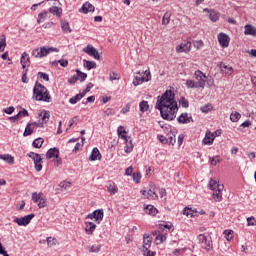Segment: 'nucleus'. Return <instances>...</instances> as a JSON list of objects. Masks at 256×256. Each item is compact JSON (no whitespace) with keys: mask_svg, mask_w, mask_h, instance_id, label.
Listing matches in <instances>:
<instances>
[{"mask_svg":"<svg viewBox=\"0 0 256 256\" xmlns=\"http://www.w3.org/2000/svg\"><path fill=\"white\" fill-rule=\"evenodd\" d=\"M32 99H34V101L51 103V95L49 94V90H47V87L43 86V84L39 82H36L34 85Z\"/></svg>","mask_w":256,"mask_h":256,"instance_id":"nucleus-2","label":"nucleus"},{"mask_svg":"<svg viewBox=\"0 0 256 256\" xmlns=\"http://www.w3.org/2000/svg\"><path fill=\"white\" fill-rule=\"evenodd\" d=\"M28 157H30V159H32L33 161H36V159H39V157H41V155H39L38 153L30 152L28 154Z\"/></svg>","mask_w":256,"mask_h":256,"instance_id":"nucleus-60","label":"nucleus"},{"mask_svg":"<svg viewBox=\"0 0 256 256\" xmlns=\"http://www.w3.org/2000/svg\"><path fill=\"white\" fill-rule=\"evenodd\" d=\"M179 103L185 109H187V107H189V101L187 99H185V97H181L179 100Z\"/></svg>","mask_w":256,"mask_h":256,"instance_id":"nucleus-54","label":"nucleus"},{"mask_svg":"<svg viewBox=\"0 0 256 256\" xmlns=\"http://www.w3.org/2000/svg\"><path fill=\"white\" fill-rule=\"evenodd\" d=\"M109 77H110V81H119L121 79L119 74L115 72H110Z\"/></svg>","mask_w":256,"mask_h":256,"instance_id":"nucleus-53","label":"nucleus"},{"mask_svg":"<svg viewBox=\"0 0 256 256\" xmlns=\"http://www.w3.org/2000/svg\"><path fill=\"white\" fill-rule=\"evenodd\" d=\"M171 21V12H166L162 18V25H169Z\"/></svg>","mask_w":256,"mask_h":256,"instance_id":"nucleus-45","label":"nucleus"},{"mask_svg":"<svg viewBox=\"0 0 256 256\" xmlns=\"http://www.w3.org/2000/svg\"><path fill=\"white\" fill-rule=\"evenodd\" d=\"M22 83H29V80L27 79V69L23 70Z\"/></svg>","mask_w":256,"mask_h":256,"instance_id":"nucleus-63","label":"nucleus"},{"mask_svg":"<svg viewBox=\"0 0 256 256\" xmlns=\"http://www.w3.org/2000/svg\"><path fill=\"white\" fill-rule=\"evenodd\" d=\"M32 124L31 122H29L27 125H26V128H25V131L23 133L24 137H29V135H33V129H32Z\"/></svg>","mask_w":256,"mask_h":256,"instance_id":"nucleus-37","label":"nucleus"},{"mask_svg":"<svg viewBox=\"0 0 256 256\" xmlns=\"http://www.w3.org/2000/svg\"><path fill=\"white\" fill-rule=\"evenodd\" d=\"M225 186H223V184H219V182L215 179H210L209 182V189H211V191H214L212 194L213 199L216 202L221 201V199H223V193H221L223 191Z\"/></svg>","mask_w":256,"mask_h":256,"instance_id":"nucleus-3","label":"nucleus"},{"mask_svg":"<svg viewBox=\"0 0 256 256\" xmlns=\"http://www.w3.org/2000/svg\"><path fill=\"white\" fill-rule=\"evenodd\" d=\"M183 215H186V217H196L197 210H193L191 208L185 207L183 210Z\"/></svg>","mask_w":256,"mask_h":256,"instance_id":"nucleus-31","label":"nucleus"},{"mask_svg":"<svg viewBox=\"0 0 256 256\" xmlns=\"http://www.w3.org/2000/svg\"><path fill=\"white\" fill-rule=\"evenodd\" d=\"M38 115L41 117L42 122H30V124H32V127L35 126L43 128V125L48 123L49 119H51V114L47 110H42Z\"/></svg>","mask_w":256,"mask_h":256,"instance_id":"nucleus-6","label":"nucleus"},{"mask_svg":"<svg viewBox=\"0 0 256 256\" xmlns=\"http://www.w3.org/2000/svg\"><path fill=\"white\" fill-rule=\"evenodd\" d=\"M0 159H2V161H7L9 165H13V163H15V158L9 154H1Z\"/></svg>","mask_w":256,"mask_h":256,"instance_id":"nucleus-30","label":"nucleus"},{"mask_svg":"<svg viewBox=\"0 0 256 256\" xmlns=\"http://www.w3.org/2000/svg\"><path fill=\"white\" fill-rule=\"evenodd\" d=\"M178 123L187 124V123H193V117L191 114L188 113H182L178 119Z\"/></svg>","mask_w":256,"mask_h":256,"instance_id":"nucleus-16","label":"nucleus"},{"mask_svg":"<svg viewBox=\"0 0 256 256\" xmlns=\"http://www.w3.org/2000/svg\"><path fill=\"white\" fill-rule=\"evenodd\" d=\"M42 161H43V159L41 158V156L36 158V161H34L35 170L38 172L43 169V164H41Z\"/></svg>","mask_w":256,"mask_h":256,"instance_id":"nucleus-39","label":"nucleus"},{"mask_svg":"<svg viewBox=\"0 0 256 256\" xmlns=\"http://www.w3.org/2000/svg\"><path fill=\"white\" fill-rule=\"evenodd\" d=\"M18 115L20 117H29V112L23 108L22 110L19 111Z\"/></svg>","mask_w":256,"mask_h":256,"instance_id":"nucleus-61","label":"nucleus"},{"mask_svg":"<svg viewBox=\"0 0 256 256\" xmlns=\"http://www.w3.org/2000/svg\"><path fill=\"white\" fill-rule=\"evenodd\" d=\"M197 81H202L204 83V87H205V83H206V79H207V76L201 72V70H196L195 73H194Z\"/></svg>","mask_w":256,"mask_h":256,"instance_id":"nucleus-27","label":"nucleus"},{"mask_svg":"<svg viewBox=\"0 0 256 256\" xmlns=\"http://www.w3.org/2000/svg\"><path fill=\"white\" fill-rule=\"evenodd\" d=\"M89 161H101V152H99V148H93L92 153L89 156Z\"/></svg>","mask_w":256,"mask_h":256,"instance_id":"nucleus-22","label":"nucleus"},{"mask_svg":"<svg viewBox=\"0 0 256 256\" xmlns=\"http://www.w3.org/2000/svg\"><path fill=\"white\" fill-rule=\"evenodd\" d=\"M244 29H245L244 33L246 35H251L252 37H256V28H255V26L247 24L244 27Z\"/></svg>","mask_w":256,"mask_h":256,"instance_id":"nucleus-24","label":"nucleus"},{"mask_svg":"<svg viewBox=\"0 0 256 256\" xmlns=\"http://www.w3.org/2000/svg\"><path fill=\"white\" fill-rule=\"evenodd\" d=\"M241 119V114L239 112H232L230 115V121L237 123Z\"/></svg>","mask_w":256,"mask_h":256,"instance_id":"nucleus-44","label":"nucleus"},{"mask_svg":"<svg viewBox=\"0 0 256 256\" xmlns=\"http://www.w3.org/2000/svg\"><path fill=\"white\" fill-rule=\"evenodd\" d=\"M45 207H47V197L44 194L38 202V208L45 209Z\"/></svg>","mask_w":256,"mask_h":256,"instance_id":"nucleus-40","label":"nucleus"},{"mask_svg":"<svg viewBox=\"0 0 256 256\" xmlns=\"http://www.w3.org/2000/svg\"><path fill=\"white\" fill-rule=\"evenodd\" d=\"M38 77H40V79H44V81H49V75L45 72H38Z\"/></svg>","mask_w":256,"mask_h":256,"instance_id":"nucleus-59","label":"nucleus"},{"mask_svg":"<svg viewBox=\"0 0 256 256\" xmlns=\"http://www.w3.org/2000/svg\"><path fill=\"white\" fill-rule=\"evenodd\" d=\"M204 13L209 14V19L215 23L216 21H219V13H217L215 10H211L209 8H205Z\"/></svg>","mask_w":256,"mask_h":256,"instance_id":"nucleus-19","label":"nucleus"},{"mask_svg":"<svg viewBox=\"0 0 256 256\" xmlns=\"http://www.w3.org/2000/svg\"><path fill=\"white\" fill-rule=\"evenodd\" d=\"M213 141H215V135L211 133V131H206V135L202 140L204 145H213Z\"/></svg>","mask_w":256,"mask_h":256,"instance_id":"nucleus-17","label":"nucleus"},{"mask_svg":"<svg viewBox=\"0 0 256 256\" xmlns=\"http://www.w3.org/2000/svg\"><path fill=\"white\" fill-rule=\"evenodd\" d=\"M43 195H44L43 192H39V193L34 192V193H32L33 203H39V201H40L41 197H43Z\"/></svg>","mask_w":256,"mask_h":256,"instance_id":"nucleus-42","label":"nucleus"},{"mask_svg":"<svg viewBox=\"0 0 256 256\" xmlns=\"http://www.w3.org/2000/svg\"><path fill=\"white\" fill-rule=\"evenodd\" d=\"M59 159V149L58 148H50L46 153V159Z\"/></svg>","mask_w":256,"mask_h":256,"instance_id":"nucleus-18","label":"nucleus"},{"mask_svg":"<svg viewBox=\"0 0 256 256\" xmlns=\"http://www.w3.org/2000/svg\"><path fill=\"white\" fill-rule=\"evenodd\" d=\"M143 79H144V81L146 82V83H148V81H151V71H149V70H145L144 72H143Z\"/></svg>","mask_w":256,"mask_h":256,"instance_id":"nucleus-50","label":"nucleus"},{"mask_svg":"<svg viewBox=\"0 0 256 256\" xmlns=\"http://www.w3.org/2000/svg\"><path fill=\"white\" fill-rule=\"evenodd\" d=\"M210 163L216 166L218 163H221V158H219V156L212 157L210 158Z\"/></svg>","mask_w":256,"mask_h":256,"instance_id":"nucleus-57","label":"nucleus"},{"mask_svg":"<svg viewBox=\"0 0 256 256\" xmlns=\"http://www.w3.org/2000/svg\"><path fill=\"white\" fill-rule=\"evenodd\" d=\"M76 76L78 77V79H80L81 83H83V81L87 79V73L82 72L79 69H76Z\"/></svg>","mask_w":256,"mask_h":256,"instance_id":"nucleus-41","label":"nucleus"},{"mask_svg":"<svg viewBox=\"0 0 256 256\" xmlns=\"http://www.w3.org/2000/svg\"><path fill=\"white\" fill-rule=\"evenodd\" d=\"M141 194L146 199H151L152 201H155L159 196H157V190L155 189L154 185H150V188L148 190H142Z\"/></svg>","mask_w":256,"mask_h":256,"instance_id":"nucleus-9","label":"nucleus"},{"mask_svg":"<svg viewBox=\"0 0 256 256\" xmlns=\"http://www.w3.org/2000/svg\"><path fill=\"white\" fill-rule=\"evenodd\" d=\"M5 47H7V39L5 37V34H2L0 36V52L3 53L5 51Z\"/></svg>","mask_w":256,"mask_h":256,"instance_id":"nucleus-33","label":"nucleus"},{"mask_svg":"<svg viewBox=\"0 0 256 256\" xmlns=\"http://www.w3.org/2000/svg\"><path fill=\"white\" fill-rule=\"evenodd\" d=\"M211 109H213V106L211 104H206L200 108V111H202V113H209Z\"/></svg>","mask_w":256,"mask_h":256,"instance_id":"nucleus-52","label":"nucleus"},{"mask_svg":"<svg viewBox=\"0 0 256 256\" xmlns=\"http://www.w3.org/2000/svg\"><path fill=\"white\" fill-rule=\"evenodd\" d=\"M177 53H189L191 51V42L181 43L176 47Z\"/></svg>","mask_w":256,"mask_h":256,"instance_id":"nucleus-12","label":"nucleus"},{"mask_svg":"<svg viewBox=\"0 0 256 256\" xmlns=\"http://www.w3.org/2000/svg\"><path fill=\"white\" fill-rule=\"evenodd\" d=\"M186 87H188V89H204V83L203 81L195 82L193 80H187Z\"/></svg>","mask_w":256,"mask_h":256,"instance_id":"nucleus-11","label":"nucleus"},{"mask_svg":"<svg viewBox=\"0 0 256 256\" xmlns=\"http://www.w3.org/2000/svg\"><path fill=\"white\" fill-rule=\"evenodd\" d=\"M218 41L221 45V47H229V41H231V39L229 38V36L225 33H220L218 35Z\"/></svg>","mask_w":256,"mask_h":256,"instance_id":"nucleus-15","label":"nucleus"},{"mask_svg":"<svg viewBox=\"0 0 256 256\" xmlns=\"http://www.w3.org/2000/svg\"><path fill=\"white\" fill-rule=\"evenodd\" d=\"M139 109L141 113H145V111H149V102L143 100L139 103Z\"/></svg>","mask_w":256,"mask_h":256,"instance_id":"nucleus-35","label":"nucleus"},{"mask_svg":"<svg viewBox=\"0 0 256 256\" xmlns=\"http://www.w3.org/2000/svg\"><path fill=\"white\" fill-rule=\"evenodd\" d=\"M167 241V235L165 234H159L155 238L156 245H161V243Z\"/></svg>","mask_w":256,"mask_h":256,"instance_id":"nucleus-38","label":"nucleus"},{"mask_svg":"<svg viewBox=\"0 0 256 256\" xmlns=\"http://www.w3.org/2000/svg\"><path fill=\"white\" fill-rule=\"evenodd\" d=\"M103 210L98 209L95 210L93 213L87 215V219H95L96 223H101L103 221Z\"/></svg>","mask_w":256,"mask_h":256,"instance_id":"nucleus-10","label":"nucleus"},{"mask_svg":"<svg viewBox=\"0 0 256 256\" xmlns=\"http://www.w3.org/2000/svg\"><path fill=\"white\" fill-rule=\"evenodd\" d=\"M142 83H145L143 76H135V79L133 80L134 87H137V85H142Z\"/></svg>","mask_w":256,"mask_h":256,"instance_id":"nucleus-47","label":"nucleus"},{"mask_svg":"<svg viewBox=\"0 0 256 256\" xmlns=\"http://www.w3.org/2000/svg\"><path fill=\"white\" fill-rule=\"evenodd\" d=\"M49 13L56 15V17H61V15H63V9L57 6H52L49 8Z\"/></svg>","mask_w":256,"mask_h":256,"instance_id":"nucleus-26","label":"nucleus"},{"mask_svg":"<svg viewBox=\"0 0 256 256\" xmlns=\"http://www.w3.org/2000/svg\"><path fill=\"white\" fill-rule=\"evenodd\" d=\"M101 247V244L91 246L90 253H99V251H101Z\"/></svg>","mask_w":256,"mask_h":256,"instance_id":"nucleus-56","label":"nucleus"},{"mask_svg":"<svg viewBox=\"0 0 256 256\" xmlns=\"http://www.w3.org/2000/svg\"><path fill=\"white\" fill-rule=\"evenodd\" d=\"M61 29L64 33H71V27L69 26V22L62 21L61 22Z\"/></svg>","mask_w":256,"mask_h":256,"instance_id":"nucleus-43","label":"nucleus"},{"mask_svg":"<svg viewBox=\"0 0 256 256\" xmlns=\"http://www.w3.org/2000/svg\"><path fill=\"white\" fill-rule=\"evenodd\" d=\"M194 47H196V49H201V47H203V41L202 40L195 41Z\"/></svg>","mask_w":256,"mask_h":256,"instance_id":"nucleus-64","label":"nucleus"},{"mask_svg":"<svg viewBox=\"0 0 256 256\" xmlns=\"http://www.w3.org/2000/svg\"><path fill=\"white\" fill-rule=\"evenodd\" d=\"M84 67L91 71V69H97V63L95 61L84 60Z\"/></svg>","mask_w":256,"mask_h":256,"instance_id":"nucleus-32","label":"nucleus"},{"mask_svg":"<svg viewBox=\"0 0 256 256\" xmlns=\"http://www.w3.org/2000/svg\"><path fill=\"white\" fill-rule=\"evenodd\" d=\"M84 97H85V92L79 93L73 96L72 98H70L69 103H71V105H76V103H79V101H81Z\"/></svg>","mask_w":256,"mask_h":256,"instance_id":"nucleus-25","label":"nucleus"},{"mask_svg":"<svg viewBox=\"0 0 256 256\" xmlns=\"http://www.w3.org/2000/svg\"><path fill=\"white\" fill-rule=\"evenodd\" d=\"M35 218V214H29L26 215L24 217H20V218H15L14 219V223H17V225H19V227H27V225H29V223H31V220Z\"/></svg>","mask_w":256,"mask_h":256,"instance_id":"nucleus-7","label":"nucleus"},{"mask_svg":"<svg viewBox=\"0 0 256 256\" xmlns=\"http://www.w3.org/2000/svg\"><path fill=\"white\" fill-rule=\"evenodd\" d=\"M77 81H79V77L76 75H73L71 76L69 79H68V83L70 85H75L77 83Z\"/></svg>","mask_w":256,"mask_h":256,"instance_id":"nucleus-55","label":"nucleus"},{"mask_svg":"<svg viewBox=\"0 0 256 256\" xmlns=\"http://www.w3.org/2000/svg\"><path fill=\"white\" fill-rule=\"evenodd\" d=\"M133 181L135 183H140L141 182V173L140 172L133 173Z\"/></svg>","mask_w":256,"mask_h":256,"instance_id":"nucleus-58","label":"nucleus"},{"mask_svg":"<svg viewBox=\"0 0 256 256\" xmlns=\"http://www.w3.org/2000/svg\"><path fill=\"white\" fill-rule=\"evenodd\" d=\"M45 140H43V138H36L32 145L33 147H35V149H41V147L43 146Z\"/></svg>","mask_w":256,"mask_h":256,"instance_id":"nucleus-36","label":"nucleus"},{"mask_svg":"<svg viewBox=\"0 0 256 256\" xmlns=\"http://www.w3.org/2000/svg\"><path fill=\"white\" fill-rule=\"evenodd\" d=\"M53 51H59L57 48H46V47H40L32 50V57H35L36 59H43V57H47L49 53Z\"/></svg>","mask_w":256,"mask_h":256,"instance_id":"nucleus-4","label":"nucleus"},{"mask_svg":"<svg viewBox=\"0 0 256 256\" xmlns=\"http://www.w3.org/2000/svg\"><path fill=\"white\" fill-rule=\"evenodd\" d=\"M198 241L202 249H205L206 251H211V249H213V241H211V238H209L207 235H198Z\"/></svg>","mask_w":256,"mask_h":256,"instance_id":"nucleus-5","label":"nucleus"},{"mask_svg":"<svg viewBox=\"0 0 256 256\" xmlns=\"http://www.w3.org/2000/svg\"><path fill=\"white\" fill-rule=\"evenodd\" d=\"M106 187H107V191H108V193H110V195H115L119 191L117 184H115V182H113V181H109L107 183Z\"/></svg>","mask_w":256,"mask_h":256,"instance_id":"nucleus-21","label":"nucleus"},{"mask_svg":"<svg viewBox=\"0 0 256 256\" xmlns=\"http://www.w3.org/2000/svg\"><path fill=\"white\" fill-rule=\"evenodd\" d=\"M83 53H86L90 57H94L97 61L101 59V56L99 55V51L95 49V47L91 44H88L85 48L82 49Z\"/></svg>","mask_w":256,"mask_h":256,"instance_id":"nucleus-8","label":"nucleus"},{"mask_svg":"<svg viewBox=\"0 0 256 256\" xmlns=\"http://www.w3.org/2000/svg\"><path fill=\"white\" fill-rule=\"evenodd\" d=\"M155 109L160 111L162 119L173 121L177 117L179 106L175 100V93L171 90H166L161 96H158Z\"/></svg>","mask_w":256,"mask_h":256,"instance_id":"nucleus-1","label":"nucleus"},{"mask_svg":"<svg viewBox=\"0 0 256 256\" xmlns=\"http://www.w3.org/2000/svg\"><path fill=\"white\" fill-rule=\"evenodd\" d=\"M151 243H153V238L149 234H144L143 237V253L147 251V249L151 248Z\"/></svg>","mask_w":256,"mask_h":256,"instance_id":"nucleus-13","label":"nucleus"},{"mask_svg":"<svg viewBox=\"0 0 256 256\" xmlns=\"http://www.w3.org/2000/svg\"><path fill=\"white\" fill-rule=\"evenodd\" d=\"M220 71L224 75H232L233 74V67L228 66V65H226L224 63H221L220 64Z\"/></svg>","mask_w":256,"mask_h":256,"instance_id":"nucleus-23","label":"nucleus"},{"mask_svg":"<svg viewBox=\"0 0 256 256\" xmlns=\"http://www.w3.org/2000/svg\"><path fill=\"white\" fill-rule=\"evenodd\" d=\"M47 15H49V13L45 10L40 12L38 14L37 23L41 24V23L45 22V20L47 19Z\"/></svg>","mask_w":256,"mask_h":256,"instance_id":"nucleus-34","label":"nucleus"},{"mask_svg":"<svg viewBox=\"0 0 256 256\" xmlns=\"http://www.w3.org/2000/svg\"><path fill=\"white\" fill-rule=\"evenodd\" d=\"M224 235L227 241H231L233 239V230H225Z\"/></svg>","mask_w":256,"mask_h":256,"instance_id":"nucleus-51","label":"nucleus"},{"mask_svg":"<svg viewBox=\"0 0 256 256\" xmlns=\"http://www.w3.org/2000/svg\"><path fill=\"white\" fill-rule=\"evenodd\" d=\"M14 111H15V107H13V106H10V107L4 109V113H6L7 115L13 114Z\"/></svg>","mask_w":256,"mask_h":256,"instance_id":"nucleus-62","label":"nucleus"},{"mask_svg":"<svg viewBox=\"0 0 256 256\" xmlns=\"http://www.w3.org/2000/svg\"><path fill=\"white\" fill-rule=\"evenodd\" d=\"M97 225L93 222H86V228L85 231L88 235H93V232L95 231Z\"/></svg>","mask_w":256,"mask_h":256,"instance_id":"nucleus-29","label":"nucleus"},{"mask_svg":"<svg viewBox=\"0 0 256 256\" xmlns=\"http://www.w3.org/2000/svg\"><path fill=\"white\" fill-rule=\"evenodd\" d=\"M57 63L61 65V67H67L69 65V61L67 59H60L58 61H53L51 64L57 66Z\"/></svg>","mask_w":256,"mask_h":256,"instance_id":"nucleus-46","label":"nucleus"},{"mask_svg":"<svg viewBox=\"0 0 256 256\" xmlns=\"http://www.w3.org/2000/svg\"><path fill=\"white\" fill-rule=\"evenodd\" d=\"M20 63L22 65V69L25 70L29 65H31V59L29 58V54L24 52L20 58Z\"/></svg>","mask_w":256,"mask_h":256,"instance_id":"nucleus-14","label":"nucleus"},{"mask_svg":"<svg viewBox=\"0 0 256 256\" xmlns=\"http://www.w3.org/2000/svg\"><path fill=\"white\" fill-rule=\"evenodd\" d=\"M46 241H47V245H48V247H55V245H57V239H55V238H53V237H48L47 239H46Z\"/></svg>","mask_w":256,"mask_h":256,"instance_id":"nucleus-48","label":"nucleus"},{"mask_svg":"<svg viewBox=\"0 0 256 256\" xmlns=\"http://www.w3.org/2000/svg\"><path fill=\"white\" fill-rule=\"evenodd\" d=\"M144 211L148 215H152V217H155V215H157V213H158L157 208H155V206H153V205H147L144 208Z\"/></svg>","mask_w":256,"mask_h":256,"instance_id":"nucleus-28","label":"nucleus"},{"mask_svg":"<svg viewBox=\"0 0 256 256\" xmlns=\"http://www.w3.org/2000/svg\"><path fill=\"white\" fill-rule=\"evenodd\" d=\"M247 226L248 227H256V219L255 217L251 216L247 218Z\"/></svg>","mask_w":256,"mask_h":256,"instance_id":"nucleus-49","label":"nucleus"},{"mask_svg":"<svg viewBox=\"0 0 256 256\" xmlns=\"http://www.w3.org/2000/svg\"><path fill=\"white\" fill-rule=\"evenodd\" d=\"M80 12L82 11V13H93V11H95V6H93V4L89 3V2H85L81 9L79 10Z\"/></svg>","mask_w":256,"mask_h":256,"instance_id":"nucleus-20","label":"nucleus"}]
</instances>
